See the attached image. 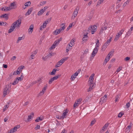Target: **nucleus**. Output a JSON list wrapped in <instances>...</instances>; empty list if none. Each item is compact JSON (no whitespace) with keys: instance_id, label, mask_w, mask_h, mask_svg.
Instances as JSON below:
<instances>
[{"instance_id":"9b49d317","label":"nucleus","mask_w":133,"mask_h":133,"mask_svg":"<svg viewBox=\"0 0 133 133\" xmlns=\"http://www.w3.org/2000/svg\"><path fill=\"white\" fill-rule=\"evenodd\" d=\"M33 10V8L32 7L29 9L28 10V11L25 14V15L26 16L30 15L31 13Z\"/></svg>"},{"instance_id":"20e7f679","label":"nucleus","mask_w":133,"mask_h":133,"mask_svg":"<svg viewBox=\"0 0 133 133\" xmlns=\"http://www.w3.org/2000/svg\"><path fill=\"white\" fill-rule=\"evenodd\" d=\"M47 87V85L46 84L45 85L44 87L43 88L42 91H41L40 92L38 95V96H41L43 95L45 92L46 90Z\"/></svg>"},{"instance_id":"aec40b11","label":"nucleus","mask_w":133,"mask_h":133,"mask_svg":"<svg viewBox=\"0 0 133 133\" xmlns=\"http://www.w3.org/2000/svg\"><path fill=\"white\" fill-rule=\"evenodd\" d=\"M110 55L111 54H110V53H109V54L107 55V56L106 57L105 59V61H106V62H107L109 61L110 58Z\"/></svg>"},{"instance_id":"2eb2a0df","label":"nucleus","mask_w":133,"mask_h":133,"mask_svg":"<svg viewBox=\"0 0 133 133\" xmlns=\"http://www.w3.org/2000/svg\"><path fill=\"white\" fill-rule=\"evenodd\" d=\"M91 97L90 96L87 97L83 101L84 103H86L87 102H88L90 100Z\"/></svg>"},{"instance_id":"37998d69","label":"nucleus","mask_w":133,"mask_h":133,"mask_svg":"<svg viewBox=\"0 0 133 133\" xmlns=\"http://www.w3.org/2000/svg\"><path fill=\"white\" fill-rule=\"evenodd\" d=\"M119 35H116V36L115 38L114 39V41H116L117 40H118L119 39Z\"/></svg>"},{"instance_id":"e433bc0d","label":"nucleus","mask_w":133,"mask_h":133,"mask_svg":"<svg viewBox=\"0 0 133 133\" xmlns=\"http://www.w3.org/2000/svg\"><path fill=\"white\" fill-rule=\"evenodd\" d=\"M94 84L93 83V82H90V87L93 89L94 88Z\"/></svg>"},{"instance_id":"f704fd0d","label":"nucleus","mask_w":133,"mask_h":133,"mask_svg":"<svg viewBox=\"0 0 133 133\" xmlns=\"http://www.w3.org/2000/svg\"><path fill=\"white\" fill-rule=\"evenodd\" d=\"M131 32L130 31V30H129L127 33L125 37H128L129 36L131 35Z\"/></svg>"},{"instance_id":"603ef678","label":"nucleus","mask_w":133,"mask_h":133,"mask_svg":"<svg viewBox=\"0 0 133 133\" xmlns=\"http://www.w3.org/2000/svg\"><path fill=\"white\" fill-rule=\"evenodd\" d=\"M40 128V126L39 125H37L36 127H35V129L36 130H37L38 129H39Z\"/></svg>"},{"instance_id":"dca6fc26","label":"nucleus","mask_w":133,"mask_h":133,"mask_svg":"<svg viewBox=\"0 0 133 133\" xmlns=\"http://www.w3.org/2000/svg\"><path fill=\"white\" fill-rule=\"evenodd\" d=\"M88 33L86 34H85L84 35V36L82 38L83 41H87L88 38Z\"/></svg>"},{"instance_id":"a878e982","label":"nucleus","mask_w":133,"mask_h":133,"mask_svg":"<svg viewBox=\"0 0 133 133\" xmlns=\"http://www.w3.org/2000/svg\"><path fill=\"white\" fill-rule=\"evenodd\" d=\"M94 76V74H92L91 76L89 78V81H91L90 82H93V81L94 80V78L93 77Z\"/></svg>"},{"instance_id":"72a5a7b5","label":"nucleus","mask_w":133,"mask_h":133,"mask_svg":"<svg viewBox=\"0 0 133 133\" xmlns=\"http://www.w3.org/2000/svg\"><path fill=\"white\" fill-rule=\"evenodd\" d=\"M60 76V75H58L54 76L52 78L53 79V80H56Z\"/></svg>"},{"instance_id":"b1692460","label":"nucleus","mask_w":133,"mask_h":133,"mask_svg":"<svg viewBox=\"0 0 133 133\" xmlns=\"http://www.w3.org/2000/svg\"><path fill=\"white\" fill-rule=\"evenodd\" d=\"M43 119V118L42 117H38L35 120V121L36 122H38L39 121H41Z\"/></svg>"},{"instance_id":"864d4df0","label":"nucleus","mask_w":133,"mask_h":133,"mask_svg":"<svg viewBox=\"0 0 133 133\" xmlns=\"http://www.w3.org/2000/svg\"><path fill=\"white\" fill-rule=\"evenodd\" d=\"M5 23L6 24V22H0V25L4 26Z\"/></svg>"},{"instance_id":"13d9d810","label":"nucleus","mask_w":133,"mask_h":133,"mask_svg":"<svg viewBox=\"0 0 133 133\" xmlns=\"http://www.w3.org/2000/svg\"><path fill=\"white\" fill-rule=\"evenodd\" d=\"M56 117L58 118L59 119H63V118L62 117V116H59L58 115H57L56 116Z\"/></svg>"},{"instance_id":"7c9ffc66","label":"nucleus","mask_w":133,"mask_h":133,"mask_svg":"<svg viewBox=\"0 0 133 133\" xmlns=\"http://www.w3.org/2000/svg\"><path fill=\"white\" fill-rule=\"evenodd\" d=\"M31 4V2L30 1L28 2L25 3L24 4V5L25 6H30Z\"/></svg>"},{"instance_id":"bb28decb","label":"nucleus","mask_w":133,"mask_h":133,"mask_svg":"<svg viewBox=\"0 0 133 133\" xmlns=\"http://www.w3.org/2000/svg\"><path fill=\"white\" fill-rule=\"evenodd\" d=\"M107 100V99H105L103 97H102L101 98L100 102L103 103L105 102Z\"/></svg>"},{"instance_id":"338daca9","label":"nucleus","mask_w":133,"mask_h":133,"mask_svg":"<svg viewBox=\"0 0 133 133\" xmlns=\"http://www.w3.org/2000/svg\"><path fill=\"white\" fill-rule=\"evenodd\" d=\"M92 89L91 87H89V88L88 89L87 91L88 92H89L91 91L92 90Z\"/></svg>"},{"instance_id":"393cba45","label":"nucleus","mask_w":133,"mask_h":133,"mask_svg":"<svg viewBox=\"0 0 133 133\" xmlns=\"http://www.w3.org/2000/svg\"><path fill=\"white\" fill-rule=\"evenodd\" d=\"M62 63V62L60 61H59L55 65V67L56 68H58L59 67L60 65H61Z\"/></svg>"},{"instance_id":"0e129e2a","label":"nucleus","mask_w":133,"mask_h":133,"mask_svg":"<svg viewBox=\"0 0 133 133\" xmlns=\"http://www.w3.org/2000/svg\"><path fill=\"white\" fill-rule=\"evenodd\" d=\"M18 69H17L16 71H15L16 73V75H19L20 74V72L19 70H18Z\"/></svg>"},{"instance_id":"79ce46f5","label":"nucleus","mask_w":133,"mask_h":133,"mask_svg":"<svg viewBox=\"0 0 133 133\" xmlns=\"http://www.w3.org/2000/svg\"><path fill=\"white\" fill-rule=\"evenodd\" d=\"M104 0H99L97 3V5H99L100 4L102 3L103 2V1Z\"/></svg>"},{"instance_id":"423d86ee","label":"nucleus","mask_w":133,"mask_h":133,"mask_svg":"<svg viewBox=\"0 0 133 133\" xmlns=\"http://www.w3.org/2000/svg\"><path fill=\"white\" fill-rule=\"evenodd\" d=\"M19 127V125H17L14 128L11 129L10 131H9L8 133H13L17 130L18 128Z\"/></svg>"},{"instance_id":"6ab92c4d","label":"nucleus","mask_w":133,"mask_h":133,"mask_svg":"<svg viewBox=\"0 0 133 133\" xmlns=\"http://www.w3.org/2000/svg\"><path fill=\"white\" fill-rule=\"evenodd\" d=\"M8 15L7 14H4L1 16V17L5 18L6 20L8 19Z\"/></svg>"},{"instance_id":"c85d7f7f","label":"nucleus","mask_w":133,"mask_h":133,"mask_svg":"<svg viewBox=\"0 0 133 133\" xmlns=\"http://www.w3.org/2000/svg\"><path fill=\"white\" fill-rule=\"evenodd\" d=\"M82 100L81 98H79L77 100V101L76 102L77 103L78 105H79L80 104L81 102L82 101Z\"/></svg>"},{"instance_id":"ea45409f","label":"nucleus","mask_w":133,"mask_h":133,"mask_svg":"<svg viewBox=\"0 0 133 133\" xmlns=\"http://www.w3.org/2000/svg\"><path fill=\"white\" fill-rule=\"evenodd\" d=\"M73 45H71V44H69L68 46H67L66 48L69 50L71 49L72 48V46Z\"/></svg>"},{"instance_id":"f3484780","label":"nucleus","mask_w":133,"mask_h":133,"mask_svg":"<svg viewBox=\"0 0 133 133\" xmlns=\"http://www.w3.org/2000/svg\"><path fill=\"white\" fill-rule=\"evenodd\" d=\"M57 71V69H53L52 72H49V74L50 75H54L56 73V71Z\"/></svg>"},{"instance_id":"f257e3e1","label":"nucleus","mask_w":133,"mask_h":133,"mask_svg":"<svg viewBox=\"0 0 133 133\" xmlns=\"http://www.w3.org/2000/svg\"><path fill=\"white\" fill-rule=\"evenodd\" d=\"M21 23V18H19L18 20H17L12 24L10 29L8 30V33H10L13 31L14 30L16 27L19 28Z\"/></svg>"},{"instance_id":"ddd939ff","label":"nucleus","mask_w":133,"mask_h":133,"mask_svg":"<svg viewBox=\"0 0 133 133\" xmlns=\"http://www.w3.org/2000/svg\"><path fill=\"white\" fill-rule=\"evenodd\" d=\"M2 9V11H9L11 10L9 6V7L7 6H5Z\"/></svg>"},{"instance_id":"5fc2aeb1","label":"nucleus","mask_w":133,"mask_h":133,"mask_svg":"<svg viewBox=\"0 0 133 133\" xmlns=\"http://www.w3.org/2000/svg\"><path fill=\"white\" fill-rule=\"evenodd\" d=\"M24 67V66H21L18 68V69L19 70H21Z\"/></svg>"},{"instance_id":"6e6552de","label":"nucleus","mask_w":133,"mask_h":133,"mask_svg":"<svg viewBox=\"0 0 133 133\" xmlns=\"http://www.w3.org/2000/svg\"><path fill=\"white\" fill-rule=\"evenodd\" d=\"M16 5L15 4V2H14L11 3L9 6L11 9H14L16 8Z\"/></svg>"},{"instance_id":"7ed1b4c3","label":"nucleus","mask_w":133,"mask_h":133,"mask_svg":"<svg viewBox=\"0 0 133 133\" xmlns=\"http://www.w3.org/2000/svg\"><path fill=\"white\" fill-rule=\"evenodd\" d=\"M79 9V7L78 6L77 7L73 12V16H72L71 17L72 19L73 18L74 19L76 16H77Z\"/></svg>"},{"instance_id":"a18cd8bd","label":"nucleus","mask_w":133,"mask_h":133,"mask_svg":"<svg viewBox=\"0 0 133 133\" xmlns=\"http://www.w3.org/2000/svg\"><path fill=\"white\" fill-rule=\"evenodd\" d=\"M104 30V29H103V28H102V27L101 28V29L100 30L99 34L100 35L102 33H103V31Z\"/></svg>"},{"instance_id":"09e8293b","label":"nucleus","mask_w":133,"mask_h":133,"mask_svg":"<svg viewBox=\"0 0 133 133\" xmlns=\"http://www.w3.org/2000/svg\"><path fill=\"white\" fill-rule=\"evenodd\" d=\"M54 53L53 52H51L50 53H49V54L47 56V57H50L51 56L54 55Z\"/></svg>"},{"instance_id":"412c9836","label":"nucleus","mask_w":133,"mask_h":133,"mask_svg":"<svg viewBox=\"0 0 133 133\" xmlns=\"http://www.w3.org/2000/svg\"><path fill=\"white\" fill-rule=\"evenodd\" d=\"M44 12V10L42 9L39 11H38L37 13V15L40 16L42 15Z\"/></svg>"},{"instance_id":"f8f14e48","label":"nucleus","mask_w":133,"mask_h":133,"mask_svg":"<svg viewBox=\"0 0 133 133\" xmlns=\"http://www.w3.org/2000/svg\"><path fill=\"white\" fill-rule=\"evenodd\" d=\"M63 113L62 115V117L63 118V119L64 118H65L66 117L65 116H66V114L68 113V111L66 109L63 111Z\"/></svg>"},{"instance_id":"8fccbe9b","label":"nucleus","mask_w":133,"mask_h":133,"mask_svg":"<svg viewBox=\"0 0 133 133\" xmlns=\"http://www.w3.org/2000/svg\"><path fill=\"white\" fill-rule=\"evenodd\" d=\"M69 44L73 45V44H74V41L73 39H72L70 43Z\"/></svg>"},{"instance_id":"cd10ccee","label":"nucleus","mask_w":133,"mask_h":133,"mask_svg":"<svg viewBox=\"0 0 133 133\" xmlns=\"http://www.w3.org/2000/svg\"><path fill=\"white\" fill-rule=\"evenodd\" d=\"M68 59V57L63 58L61 59L60 61L62 62V63H63L65 61V60Z\"/></svg>"},{"instance_id":"a19ab883","label":"nucleus","mask_w":133,"mask_h":133,"mask_svg":"<svg viewBox=\"0 0 133 133\" xmlns=\"http://www.w3.org/2000/svg\"><path fill=\"white\" fill-rule=\"evenodd\" d=\"M74 76L72 75L71 76V78H70V80L71 81H73L75 79L76 77L75 76V77H74Z\"/></svg>"},{"instance_id":"bf43d9fd","label":"nucleus","mask_w":133,"mask_h":133,"mask_svg":"<svg viewBox=\"0 0 133 133\" xmlns=\"http://www.w3.org/2000/svg\"><path fill=\"white\" fill-rule=\"evenodd\" d=\"M122 11V10L121 9H119V10L116 11L115 12L116 13L118 14V13H120Z\"/></svg>"},{"instance_id":"2f4dec72","label":"nucleus","mask_w":133,"mask_h":133,"mask_svg":"<svg viewBox=\"0 0 133 133\" xmlns=\"http://www.w3.org/2000/svg\"><path fill=\"white\" fill-rule=\"evenodd\" d=\"M18 79L16 78L15 80V81L12 83V84L14 85H15L17 84L18 83Z\"/></svg>"},{"instance_id":"9d476101","label":"nucleus","mask_w":133,"mask_h":133,"mask_svg":"<svg viewBox=\"0 0 133 133\" xmlns=\"http://www.w3.org/2000/svg\"><path fill=\"white\" fill-rule=\"evenodd\" d=\"M109 125V123H107L105 124L104 126L102 128L101 130V131H104L107 129V127Z\"/></svg>"},{"instance_id":"3c124183","label":"nucleus","mask_w":133,"mask_h":133,"mask_svg":"<svg viewBox=\"0 0 133 133\" xmlns=\"http://www.w3.org/2000/svg\"><path fill=\"white\" fill-rule=\"evenodd\" d=\"M54 80H53V79L51 78V79L49 80V84H51L52 83V82L54 81Z\"/></svg>"},{"instance_id":"4be33fe9","label":"nucleus","mask_w":133,"mask_h":133,"mask_svg":"<svg viewBox=\"0 0 133 133\" xmlns=\"http://www.w3.org/2000/svg\"><path fill=\"white\" fill-rule=\"evenodd\" d=\"M34 27V25L32 24L30 26V28L28 29L29 31L32 32L33 30Z\"/></svg>"},{"instance_id":"052dcab7","label":"nucleus","mask_w":133,"mask_h":133,"mask_svg":"<svg viewBox=\"0 0 133 133\" xmlns=\"http://www.w3.org/2000/svg\"><path fill=\"white\" fill-rule=\"evenodd\" d=\"M95 122V121H91L90 125H93Z\"/></svg>"},{"instance_id":"4468645a","label":"nucleus","mask_w":133,"mask_h":133,"mask_svg":"<svg viewBox=\"0 0 133 133\" xmlns=\"http://www.w3.org/2000/svg\"><path fill=\"white\" fill-rule=\"evenodd\" d=\"M34 116V113H31L30 115H29L28 116V121H31V119L32 118L33 116Z\"/></svg>"},{"instance_id":"69168bd1","label":"nucleus","mask_w":133,"mask_h":133,"mask_svg":"<svg viewBox=\"0 0 133 133\" xmlns=\"http://www.w3.org/2000/svg\"><path fill=\"white\" fill-rule=\"evenodd\" d=\"M45 28L43 25H41L40 28V30H42L44 28Z\"/></svg>"},{"instance_id":"c756f323","label":"nucleus","mask_w":133,"mask_h":133,"mask_svg":"<svg viewBox=\"0 0 133 133\" xmlns=\"http://www.w3.org/2000/svg\"><path fill=\"white\" fill-rule=\"evenodd\" d=\"M53 33L54 35H56L60 33V31L59 30H58V29H57L56 30L53 32Z\"/></svg>"},{"instance_id":"49530a36","label":"nucleus","mask_w":133,"mask_h":133,"mask_svg":"<svg viewBox=\"0 0 133 133\" xmlns=\"http://www.w3.org/2000/svg\"><path fill=\"white\" fill-rule=\"evenodd\" d=\"M99 41L98 39L97 40V43L96 45V47H95L97 48V47H99Z\"/></svg>"},{"instance_id":"f03ea898","label":"nucleus","mask_w":133,"mask_h":133,"mask_svg":"<svg viewBox=\"0 0 133 133\" xmlns=\"http://www.w3.org/2000/svg\"><path fill=\"white\" fill-rule=\"evenodd\" d=\"M10 87L9 85H6L5 86V88L4 89L3 96L5 97L6 95L9 94L10 91Z\"/></svg>"},{"instance_id":"de8ad7c7","label":"nucleus","mask_w":133,"mask_h":133,"mask_svg":"<svg viewBox=\"0 0 133 133\" xmlns=\"http://www.w3.org/2000/svg\"><path fill=\"white\" fill-rule=\"evenodd\" d=\"M124 113H122L121 112H120L118 115V117L120 118L122 117V116L124 115Z\"/></svg>"},{"instance_id":"6e6d98bb","label":"nucleus","mask_w":133,"mask_h":133,"mask_svg":"<svg viewBox=\"0 0 133 133\" xmlns=\"http://www.w3.org/2000/svg\"><path fill=\"white\" fill-rule=\"evenodd\" d=\"M56 45L54 43L53 45H52L50 48V49H53L55 48V46Z\"/></svg>"},{"instance_id":"473e14b6","label":"nucleus","mask_w":133,"mask_h":133,"mask_svg":"<svg viewBox=\"0 0 133 133\" xmlns=\"http://www.w3.org/2000/svg\"><path fill=\"white\" fill-rule=\"evenodd\" d=\"M132 123L130 122L129 125V126H128L127 127V128H126V129H128V130H129L130 131V128H131V127L132 126Z\"/></svg>"},{"instance_id":"1a4fd4ad","label":"nucleus","mask_w":133,"mask_h":133,"mask_svg":"<svg viewBox=\"0 0 133 133\" xmlns=\"http://www.w3.org/2000/svg\"><path fill=\"white\" fill-rule=\"evenodd\" d=\"M65 25V23L62 24L61 25V27L59 29H58V30L60 31V32L62 31L63 30L65 29V27H64V26Z\"/></svg>"},{"instance_id":"774afa93","label":"nucleus","mask_w":133,"mask_h":133,"mask_svg":"<svg viewBox=\"0 0 133 133\" xmlns=\"http://www.w3.org/2000/svg\"><path fill=\"white\" fill-rule=\"evenodd\" d=\"M111 41V40L110 39H108L107 40V41L106 42V43H105L109 45V43Z\"/></svg>"},{"instance_id":"0eeeda50","label":"nucleus","mask_w":133,"mask_h":133,"mask_svg":"<svg viewBox=\"0 0 133 133\" xmlns=\"http://www.w3.org/2000/svg\"><path fill=\"white\" fill-rule=\"evenodd\" d=\"M98 51V49L97 47H95L94 49V50L92 52L91 56L92 57H94L96 55Z\"/></svg>"},{"instance_id":"a211bd4d","label":"nucleus","mask_w":133,"mask_h":133,"mask_svg":"<svg viewBox=\"0 0 133 133\" xmlns=\"http://www.w3.org/2000/svg\"><path fill=\"white\" fill-rule=\"evenodd\" d=\"M108 45V44H107L105 43L102 46V50L103 51H104Z\"/></svg>"},{"instance_id":"5701e85b","label":"nucleus","mask_w":133,"mask_h":133,"mask_svg":"<svg viewBox=\"0 0 133 133\" xmlns=\"http://www.w3.org/2000/svg\"><path fill=\"white\" fill-rule=\"evenodd\" d=\"M81 71V69H78L75 73L73 75L76 77V76H78V74Z\"/></svg>"},{"instance_id":"4c0bfd02","label":"nucleus","mask_w":133,"mask_h":133,"mask_svg":"<svg viewBox=\"0 0 133 133\" xmlns=\"http://www.w3.org/2000/svg\"><path fill=\"white\" fill-rule=\"evenodd\" d=\"M23 39V38L22 37H19L18 38L17 40V43H18L20 41L22 40Z\"/></svg>"},{"instance_id":"c03bdc74","label":"nucleus","mask_w":133,"mask_h":133,"mask_svg":"<svg viewBox=\"0 0 133 133\" xmlns=\"http://www.w3.org/2000/svg\"><path fill=\"white\" fill-rule=\"evenodd\" d=\"M72 26V24L70 23V24L69 26L67 28L66 30L68 31Z\"/></svg>"},{"instance_id":"c9c22d12","label":"nucleus","mask_w":133,"mask_h":133,"mask_svg":"<svg viewBox=\"0 0 133 133\" xmlns=\"http://www.w3.org/2000/svg\"><path fill=\"white\" fill-rule=\"evenodd\" d=\"M120 99V98L119 97V95H116V96L115 97V102L118 101V100H119Z\"/></svg>"},{"instance_id":"58836bf2","label":"nucleus","mask_w":133,"mask_h":133,"mask_svg":"<svg viewBox=\"0 0 133 133\" xmlns=\"http://www.w3.org/2000/svg\"><path fill=\"white\" fill-rule=\"evenodd\" d=\"M52 18H50L49 19H48L45 21L47 24L49 23L51 20Z\"/></svg>"},{"instance_id":"e2e57ef3","label":"nucleus","mask_w":133,"mask_h":133,"mask_svg":"<svg viewBox=\"0 0 133 133\" xmlns=\"http://www.w3.org/2000/svg\"><path fill=\"white\" fill-rule=\"evenodd\" d=\"M130 59V58L129 57H127L124 59L125 61H127L129 60Z\"/></svg>"},{"instance_id":"680f3d73","label":"nucleus","mask_w":133,"mask_h":133,"mask_svg":"<svg viewBox=\"0 0 133 133\" xmlns=\"http://www.w3.org/2000/svg\"><path fill=\"white\" fill-rule=\"evenodd\" d=\"M130 103L129 102L127 103L126 104V106L127 108H129L130 106Z\"/></svg>"},{"instance_id":"4d7b16f0","label":"nucleus","mask_w":133,"mask_h":133,"mask_svg":"<svg viewBox=\"0 0 133 133\" xmlns=\"http://www.w3.org/2000/svg\"><path fill=\"white\" fill-rule=\"evenodd\" d=\"M60 41L58 39H57L54 42V43L55 44V45H56V44L59 43V42Z\"/></svg>"},{"instance_id":"39448f33","label":"nucleus","mask_w":133,"mask_h":133,"mask_svg":"<svg viewBox=\"0 0 133 133\" xmlns=\"http://www.w3.org/2000/svg\"><path fill=\"white\" fill-rule=\"evenodd\" d=\"M97 27L95 25H94L89 28L88 29L91 30V32L92 34H93L97 30Z\"/></svg>"}]
</instances>
